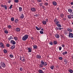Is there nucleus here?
Segmentation results:
<instances>
[{
	"label": "nucleus",
	"mask_w": 73,
	"mask_h": 73,
	"mask_svg": "<svg viewBox=\"0 0 73 73\" xmlns=\"http://www.w3.org/2000/svg\"><path fill=\"white\" fill-rule=\"evenodd\" d=\"M41 64H40L39 65L40 68H42L43 66H47V63L46 62H44L43 61V60H41L40 62Z\"/></svg>",
	"instance_id": "obj_1"
},
{
	"label": "nucleus",
	"mask_w": 73,
	"mask_h": 73,
	"mask_svg": "<svg viewBox=\"0 0 73 73\" xmlns=\"http://www.w3.org/2000/svg\"><path fill=\"white\" fill-rule=\"evenodd\" d=\"M28 38V35H25L23 37L22 40L23 41H26Z\"/></svg>",
	"instance_id": "obj_2"
},
{
	"label": "nucleus",
	"mask_w": 73,
	"mask_h": 73,
	"mask_svg": "<svg viewBox=\"0 0 73 73\" xmlns=\"http://www.w3.org/2000/svg\"><path fill=\"white\" fill-rule=\"evenodd\" d=\"M54 21L56 25H57L58 24H60V22L59 21H58L57 19H54Z\"/></svg>",
	"instance_id": "obj_3"
},
{
	"label": "nucleus",
	"mask_w": 73,
	"mask_h": 73,
	"mask_svg": "<svg viewBox=\"0 0 73 73\" xmlns=\"http://www.w3.org/2000/svg\"><path fill=\"white\" fill-rule=\"evenodd\" d=\"M68 37L70 38H73V34L72 33L69 32Z\"/></svg>",
	"instance_id": "obj_4"
},
{
	"label": "nucleus",
	"mask_w": 73,
	"mask_h": 73,
	"mask_svg": "<svg viewBox=\"0 0 73 73\" xmlns=\"http://www.w3.org/2000/svg\"><path fill=\"white\" fill-rule=\"evenodd\" d=\"M25 58L24 57H20V60H21L23 62H25Z\"/></svg>",
	"instance_id": "obj_5"
},
{
	"label": "nucleus",
	"mask_w": 73,
	"mask_h": 73,
	"mask_svg": "<svg viewBox=\"0 0 73 73\" xmlns=\"http://www.w3.org/2000/svg\"><path fill=\"white\" fill-rule=\"evenodd\" d=\"M31 11H32V12H35L36 11V9L35 8L32 7L31 8Z\"/></svg>",
	"instance_id": "obj_6"
},
{
	"label": "nucleus",
	"mask_w": 73,
	"mask_h": 73,
	"mask_svg": "<svg viewBox=\"0 0 73 73\" xmlns=\"http://www.w3.org/2000/svg\"><path fill=\"white\" fill-rule=\"evenodd\" d=\"M1 7L5 8V10H7V5H4L3 4H1Z\"/></svg>",
	"instance_id": "obj_7"
},
{
	"label": "nucleus",
	"mask_w": 73,
	"mask_h": 73,
	"mask_svg": "<svg viewBox=\"0 0 73 73\" xmlns=\"http://www.w3.org/2000/svg\"><path fill=\"white\" fill-rule=\"evenodd\" d=\"M10 42L12 45H15V44H16V42L13 40H11Z\"/></svg>",
	"instance_id": "obj_8"
},
{
	"label": "nucleus",
	"mask_w": 73,
	"mask_h": 73,
	"mask_svg": "<svg viewBox=\"0 0 73 73\" xmlns=\"http://www.w3.org/2000/svg\"><path fill=\"white\" fill-rule=\"evenodd\" d=\"M1 65L2 67L3 68H5L6 66H5V64L4 63V62H1Z\"/></svg>",
	"instance_id": "obj_9"
},
{
	"label": "nucleus",
	"mask_w": 73,
	"mask_h": 73,
	"mask_svg": "<svg viewBox=\"0 0 73 73\" xmlns=\"http://www.w3.org/2000/svg\"><path fill=\"white\" fill-rule=\"evenodd\" d=\"M27 49L28 50V52H30V53L32 52V48H27Z\"/></svg>",
	"instance_id": "obj_10"
},
{
	"label": "nucleus",
	"mask_w": 73,
	"mask_h": 73,
	"mask_svg": "<svg viewBox=\"0 0 73 73\" xmlns=\"http://www.w3.org/2000/svg\"><path fill=\"white\" fill-rule=\"evenodd\" d=\"M67 31H69V32L70 33V32H72V31H73L72 29L69 28H67Z\"/></svg>",
	"instance_id": "obj_11"
},
{
	"label": "nucleus",
	"mask_w": 73,
	"mask_h": 73,
	"mask_svg": "<svg viewBox=\"0 0 73 73\" xmlns=\"http://www.w3.org/2000/svg\"><path fill=\"white\" fill-rule=\"evenodd\" d=\"M36 58H38V59H40L41 58V56L39 55H36Z\"/></svg>",
	"instance_id": "obj_12"
},
{
	"label": "nucleus",
	"mask_w": 73,
	"mask_h": 73,
	"mask_svg": "<svg viewBox=\"0 0 73 73\" xmlns=\"http://www.w3.org/2000/svg\"><path fill=\"white\" fill-rule=\"evenodd\" d=\"M52 4L54 5L55 6H56L57 5V2H56V1H53L52 2Z\"/></svg>",
	"instance_id": "obj_13"
},
{
	"label": "nucleus",
	"mask_w": 73,
	"mask_h": 73,
	"mask_svg": "<svg viewBox=\"0 0 73 73\" xmlns=\"http://www.w3.org/2000/svg\"><path fill=\"white\" fill-rule=\"evenodd\" d=\"M55 37L58 38H60V35L58 34H56L55 35Z\"/></svg>",
	"instance_id": "obj_14"
},
{
	"label": "nucleus",
	"mask_w": 73,
	"mask_h": 73,
	"mask_svg": "<svg viewBox=\"0 0 73 73\" xmlns=\"http://www.w3.org/2000/svg\"><path fill=\"white\" fill-rule=\"evenodd\" d=\"M42 23L43 25H46V22L45 21H43L42 22Z\"/></svg>",
	"instance_id": "obj_15"
},
{
	"label": "nucleus",
	"mask_w": 73,
	"mask_h": 73,
	"mask_svg": "<svg viewBox=\"0 0 73 73\" xmlns=\"http://www.w3.org/2000/svg\"><path fill=\"white\" fill-rule=\"evenodd\" d=\"M15 30L17 32H20V29L19 28H16Z\"/></svg>",
	"instance_id": "obj_16"
},
{
	"label": "nucleus",
	"mask_w": 73,
	"mask_h": 73,
	"mask_svg": "<svg viewBox=\"0 0 73 73\" xmlns=\"http://www.w3.org/2000/svg\"><path fill=\"white\" fill-rule=\"evenodd\" d=\"M24 15H23V14H22L20 16V18L23 19H24Z\"/></svg>",
	"instance_id": "obj_17"
},
{
	"label": "nucleus",
	"mask_w": 73,
	"mask_h": 73,
	"mask_svg": "<svg viewBox=\"0 0 73 73\" xmlns=\"http://www.w3.org/2000/svg\"><path fill=\"white\" fill-rule=\"evenodd\" d=\"M64 62H65V64H67V63H68V60H67L66 59H64Z\"/></svg>",
	"instance_id": "obj_18"
},
{
	"label": "nucleus",
	"mask_w": 73,
	"mask_h": 73,
	"mask_svg": "<svg viewBox=\"0 0 73 73\" xmlns=\"http://www.w3.org/2000/svg\"><path fill=\"white\" fill-rule=\"evenodd\" d=\"M38 72L39 73H43V71L41 69H39Z\"/></svg>",
	"instance_id": "obj_19"
},
{
	"label": "nucleus",
	"mask_w": 73,
	"mask_h": 73,
	"mask_svg": "<svg viewBox=\"0 0 73 73\" xmlns=\"http://www.w3.org/2000/svg\"><path fill=\"white\" fill-rule=\"evenodd\" d=\"M72 9H68V12L70 13H72Z\"/></svg>",
	"instance_id": "obj_20"
},
{
	"label": "nucleus",
	"mask_w": 73,
	"mask_h": 73,
	"mask_svg": "<svg viewBox=\"0 0 73 73\" xmlns=\"http://www.w3.org/2000/svg\"><path fill=\"white\" fill-rule=\"evenodd\" d=\"M48 2H45L44 3V5H46V6H48Z\"/></svg>",
	"instance_id": "obj_21"
},
{
	"label": "nucleus",
	"mask_w": 73,
	"mask_h": 73,
	"mask_svg": "<svg viewBox=\"0 0 73 73\" xmlns=\"http://www.w3.org/2000/svg\"><path fill=\"white\" fill-rule=\"evenodd\" d=\"M15 48V45H13L11 47V49H14V48Z\"/></svg>",
	"instance_id": "obj_22"
},
{
	"label": "nucleus",
	"mask_w": 73,
	"mask_h": 73,
	"mask_svg": "<svg viewBox=\"0 0 73 73\" xmlns=\"http://www.w3.org/2000/svg\"><path fill=\"white\" fill-rule=\"evenodd\" d=\"M50 68H51V69H52V70H53L54 69V65H52L50 66Z\"/></svg>",
	"instance_id": "obj_23"
},
{
	"label": "nucleus",
	"mask_w": 73,
	"mask_h": 73,
	"mask_svg": "<svg viewBox=\"0 0 73 73\" xmlns=\"http://www.w3.org/2000/svg\"><path fill=\"white\" fill-rule=\"evenodd\" d=\"M68 19H72V17L71 15H68Z\"/></svg>",
	"instance_id": "obj_24"
},
{
	"label": "nucleus",
	"mask_w": 73,
	"mask_h": 73,
	"mask_svg": "<svg viewBox=\"0 0 73 73\" xmlns=\"http://www.w3.org/2000/svg\"><path fill=\"white\" fill-rule=\"evenodd\" d=\"M14 40H15V41H16V40H17V39H18V38H17V37L15 36H14Z\"/></svg>",
	"instance_id": "obj_25"
},
{
	"label": "nucleus",
	"mask_w": 73,
	"mask_h": 73,
	"mask_svg": "<svg viewBox=\"0 0 73 73\" xmlns=\"http://www.w3.org/2000/svg\"><path fill=\"white\" fill-rule=\"evenodd\" d=\"M57 27H60L61 28V27H62V26L61 24H59V23L57 25Z\"/></svg>",
	"instance_id": "obj_26"
},
{
	"label": "nucleus",
	"mask_w": 73,
	"mask_h": 73,
	"mask_svg": "<svg viewBox=\"0 0 73 73\" xmlns=\"http://www.w3.org/2000/svg\"><path fill=\"white\" fill-rule=\"evenodd\" d=\"M19 11L20 12H21L22 11V8L21 7H19Z\"/></svg>",
	"instance_id": "obj_27"
},
{
	"label": "nucleus",
	"mask_w": 73,
	"mask_h": 73,
	"mask_svg": "<svg viewBox=\"0 0 73 73\" xmlns=\"http://www.w3.org/2000/svg\"><path fill=\"white\" fill-rule=\"evenodd\" d=\"M53 42L54 45H57V42L56 40H55Z\"/></svg>",
	"instance_id": "obj_28"
},
{
	"label": "nucleus",
	"mask_w": 73,
	"mask_h": 73,
	"mask_svg": "<svg viewBox=\"0 0 73 73\" xmlns=\"http://www.w3.org/2000/svg\"><path fill=\"white\" fill-rule=\"evenodd\" d=\"M3 44L2 42L0 43V46H1V47H3Z\"/></svg>",
	"instance_id": "obj_29"
},
{
	"label": "nucleus",
	"mask_w": 73,
	"mask_h": 73,
	"mask_svg": "<svg viewBox=\"0 0 73 73\" xmlns=\"http://www.w3.org/2000/svg\"><path fill=\"white\" fill-rule=\"evenodd\" d=\"M19 21V20L17 19H16L15 20V23H17Z\"/></svg>",
	"instance_id": "obj_30"
},
{
	"label": "nucleus",
	"mask_w": 73,
	"mask_h": 73,
	"mask_svg": "<svg viewBox=\"0 0 73 73\" xmlns=\"http://www.w3.org/2000/svg\"><path fill=\"white\" fill-rule=\"evenodd\" d=\"M35 28H36V29L37 30V31H40V28H38V27L37 26H36L35 27Z\"/></svg>",
	"instance_id": "obj_31"
},
{
	"label": "nucleus",
	"mask_w": 73,
	"mask_h": 73,
	"mask_svg": "<svg viewBox=\"0 0 73 73\" xmlns=\"http://www.w3.org/2000/svg\"><path fill=\"white\" fill-rule=\"evenodd\" d=\"M3 52L4 53H7V50L5 49L3 50Z\"/></svg>",
	"instance_id": "obj_32"
},
{
	"label": "nucleus",
	"mask_w": 73,
	"mask_h": 73,
	"mask_svg": "<svg viewBox=\"0 0 73 73\" xmlns=\"http://www.w3.org/2000/svg\"><path fill=\"white\" fill-rule=\"evenodd\" d=\"M69 72L70 73H73V71L71 69L69 70Z\"/></svg>",
	"instance_id": "obj_33"
},
{
	"label": "nucleus",
	"mask_w": 73,
	"mask_h": 73,
	"mask_svg": "<svg viewBox=\"0 0 73 73\" xmlns=\"http://www.w3.org/2000/svg\"><path fill=\"white\" fill-rule=\"evenodd\" d=\"M33 47L34 49H37V46L35 45L33 46Z\"/></svg>",
	"instance_id": "obj_34"
},
{
	"label": "nucleus",
	"mask_w": 73,
	"mask_h": 73,
	"mask_svg": "<svg viewBox=\"0 0 73 73\" xmlns=\"http://www.w3.org/2000/svg\"><path fill=\"white\" fill-rule=\"evenodd\" d=\"M39 5L40 7H42V3H39Z\"/></svg>",
	"instance_id": "obj_35"
},
{
	"label": "nucleus",
	"mask_w": 73,
	"mask_h": 73,
	"mask_svg": "<svg viewBox=\"0 0 73 73\" xmlns=\"http://www.w3.org/2000/svg\"><path fill=\"white\" fill-rule=\"evenodd\" d=\"M49 44L50 45H53V42H50Z\"/></svg>",
	"instance_id": "obj_36"
},
{
	"label": "nucleus",
	"mask_w": 73,
	"mask_h": 73,
	"mask_svg": "<svg viewBox=\"0 0 73 73\" xmlns=\"http://www.w3.org/2000/svg\"><path fill=\"white\" fill-rule=\"evenodd\" d=\"M4 33H6V34H8V32L7 30H5L4 31Z\"/></svg>",
	"instance_id": "obj_37"
},
{
	"label": "nucleus",
	"mask_w": 73,
	"mask_h": 73,
	"mask_svg": "<svg viewBox=\"0 0 73 73\" xmlns=\"http://www.w3.org/2000/svg\"><path fill=\"white\" fill-rule=\"evenodd\" d=\"M68 31H66L64 33V34L66 35H68Z\"/></svg>",
	"instance_id": "obj_38"
},
{
	"label": "nucleus",
	"mask_w": 73,
	"mask_h": 73,
	"mask_svg": "<svg viewBox=\"0 0 73 73\" xmlns=\"http://www.w3.org/2000/svg\"><path fill=\"white\" fill-rule=\"evenodd\" d=\"M8 27L9 29H11V28H12V26H11V25H9L8 26Z\"/></svg>",
	"instance_id": "obj_39"
},
{
	"label": "nucleus",
	"mask_w": 73,
	"mask_h": 73,
	"mask_svg": "<svg viewBox=\"0 0 73 73\" xmlns=\"http://www.w3.org/2000/svg\"><path fill=\"white\" fill-rule=\"evenodd\" d=\"M60 16L62 18V17H64V15L63 14H60Z\"/></svg>",
	"instance_id": "obj_40"
},
{
	"label": "nucleus",
	"mask_w": 73,
	"mask_h": 73,
	"mask_svg": "<svg viewBox=\"0 0 73 73\" xmlns=\"http://www.w3.org/2000/svg\"><path fill=\"white\" fill-rule=\"evenodd\" d=\"M11 21H14V18L13 17H12L11 18Z\"/></svg>",
	"instance_id": "obj_41"
},
{
	"label": "nucleus",
	"mask_w": 73,
	"mask_h": 73,
	"mask_svg": "<svg viewBox=\"0 0 73 73\" xmlns=\"http://www.w3.org/2000/svg\"><path fill=\"white\" fill-rule=\"evenodd\" d=\"M42 7L43 9H44V10H46V7H44V6H42Z\"/></svg>",
	"instance_id": "obj_42"
},
{
	"label": "nucleus",
	"mask_w": 73,
	"mask_h": 73,
	"mask_svg": "<svg viewBox=\"0 0 73 73\" xmlns=\"http://www.w3.org/2000/svg\"><path fill=\"white\" fill-rule=\"evenodd\" d=\"M12 6H13L12 5H11V6L9 7V9H12Z\"/></svg>",
	"instance_id": "obj_43"
},
{
	"label": "nucleus",
	"mask_w": 73,
	"mask_h": 73,
	"mask_svg": "<svg viewBox=\"0 0 73 73\" xmlns=\"http://www.w3.org/2000/svg\"><path fill=\"white\" fill-rule=\"evenodd\" d=\"M37 2H38V3H41V2H42V0H37Z\"/></svg>",
	"instance_id": "obj_44"
},
{
	"label": "nucleus",
	"mask_w": 73,
	"mask_h": 73,
	"mask_svg": "<svg viewBox=\"0 0 73 73\" xmlns=\"http://www.w3.org/2000/svg\"><path fill=\"white\" fill-rule=\"evenodd\" d=\"M14 1H15V3H18V2H19V0H15Z\"/></svg>",
	"instance_id": "obj_45"
},
{
	"label": "nucleus",
	"mask_w": 73,
	"mask_h": 73,
	"mask_svg": "<svg viewBox=\"0 0 73 73\" xmlns=\"http://www.w3.org/2000/svg\"><path fill=\"white\" fill-rule=\"evenodd\" d=\"M40 34H43L44 33V32L42 31H40Z\"/></svg>",
	"instance_id": "obj_46"
},
{
	"label": "nucleus",
	"mask_w": 73,
	"mask_h": 73,
	"mask_svg": "<svg viewBox=\"0 0 73 73\" xmlns=\"http://www.w3.org/2000/svg\"><path fill=\"white\" fill-rule=\"evenodd\" d=\"M59 60H62V57H59Z\"/></svg>",
	"instance_id": "obj_47"
},
{
	"label": "nucleus",
	"mask_w": 73,
	"mask_h": 73,
	"mask_svg": "<svg viewBox=\"0 0 73 73\" xmlns=\"http://www.w3.org/2000/svg\"><path fill=\"white\" fill-rule=\"evenodd\" d=\"M10 45V44H6V46L7 47H9V46Z\"/></svg>",
	"instance_id": "obj_48"
},
{
	"label": "nucleus",
	"mask_w": 73,
	"mask_h": 73,
	"mask_svg": "<svg viewBox=\"0 0 73 73\" xmlns=\"http://www.w3.org/2000/svg\"><path fill=\"white\" fill-rule=\"evenodd\" d=\"M19 70H20V71H23V68H21Z\"/></svg>",
	"instance_id": "obj_49"
},
{
	"label": "nucleus",
	"mask_w": 73,
	"mask_h": 73,
	"mask_svg": "<svg viewBox=\"0 0 73 73\" xmlns=\"http://www.w3.org/2000/svg\"><path fill=\"white\" fill-rule=\"evenodd\" d=\"M10 57L11 58H13V55L12 54H10Z\"/></svg>",
	"instance_id": "obj_50"
},
{
	"label": "nucleus",
	"mask_w": 73,
	"mask_h": 73,
	"mask_svg": "<svg viewBox=\"0 0 73 73\" xmlns=\"http://www.w3.org/2000/svg\"><path fill=\"white\" fill-rule=\"evenodd\" d=\"M59 50H61V49H62V47L61 46L59 47Z\"/></svg>",
	"instance_id": "obj_51"
},
{
	"label": "nucleus",
	"mask_w": 73,
	"mask_h": 73,
	"mask_svg": "<svg viewBox=\"0 0 73 73\" xmlns=\"http://www.w3.org/2000/svg\"><path fill=\"white\" fill-rule=\"evenodd\" d=\"M11 39H12L10 37L8 38V40H9V41H11Z\"/></svg>",
	"instance_id": "obj_52"
},
{
	"label": "nucleus",
	"mask_w": 73,
	"mask_h": 73,
	"mask_svg": "<svg viewBox=\"0 0 73 73\" xmlns=\"http://www.w3.org/2000/svg\"><path fill=\"white\" fill-rule=\"evenodd\" d=\"M62 47H63V48H64V47H65V45L64 44H62Z\"/></svg>",
	"instance_id": "obj_53"
},
{
	"label": "nucleus",
	"mask_w": 73,
	"mask_h": 73,
	"mask_svg": "<svg viewBox=\"0 0 73 73\" xmlns=\"http://www.w3.org/2000/svg\"><path fill=\"white\" fill-rule=\"evenodd\" d=\"M38 15L37 14L34 15V16H35V17H37V15Z\"/></svg>",
	"instance_id": "obj_54"
},
{
	"label": "nucleus",
	"mask_w": 73,
	"mask_h": 73,
	"mask_svg": "<svg viewBox=\"0 0 73 73\" xmlns=\"http://www.w3.org/2000/svg\"><path fill=\"white\" fill-rule=\"evenodd\" d=\"M64 53L65 54H68V52H67V51H65Z\"/></svg>",
	"instance_id": "obj_55"
},
{
	"label": "nucleus",
	"mask_w": 73,
	"mask_h": 73,
	"mask_svg": "<svg viewBox=\"0 0 73 73\" xmlns=\"http://www.w3.org/2000/svg\"><path fill=\"white\" fill-rule=\"evenodd\" d=\"M11 39H13V38L12 37V36H10V37Z\"/></svg>",
	"instance_id": "obj_56"
},
{
	"label": "nucleus",
	"mask_w": 73,
	"mask_h": 73,
	"mask_svg": "<svg viewBox=\"0 0 73 73\" xmlns=\"http://www.w3.org/2000/svg\"><path fill=\"white\" fill-rule=\"evenodd\" d=\"M56 28L57 30H59V27H56Z\"/></svg>",
	"instance_id": "obj_57"
},
{
	"label": "nucleus",
	"mask_w": 73,
	"mask_h": 73,
	"mask_svg": "<svg viewBox=\"0 0 73 73\" xmlns=\"http://www.w3.org/2000/svg\"><path fill=\"white\" fill-rule=\"evenodd\" d=\"M62 54H63V55H65V52H63L62 53Z\"/></svg>",
	"instance_id": "obj_58"
},
{
	"label": "nucleus",
	"mask_w": 73,
	"mask_h": 73,
	"mask_svg": "<svg viewBox=\"0 0 73 73\" xmlns=\"http://www.w3.org/2000/svg\"><path fill=\"white\" fill-rule=\"evenodd\" d=\"M61 29H62V28L59 27V30H61Z\"/></svg>",
	"instance_id": "obj_59"
},
{
	"label": "nucleus",
	"mask_w": 73,
	"mask_h": 73,
	"mask_svg": "<svg viewBox=\"0 0 73 73\" xmlns=\"http://www.w3.org/2000/svg\"><path fill=\"white\" fill-rule=\"evenodd\" d=\"M46 21H47V22H48V19H46Z\"/></svg>",
	"instance_id": "obj_60"
},
{
	"label": "nucleus",
	"mask_w": 73,
	"mask_h": 73,
	"mask_svg": "<svg viewBox=\"0 0 73 73\" xmlns=\"http://www.w3.org/2000/svg\"><path fill=\"white\" fill-rule=\"evenodd\" d=\"M70 4L72 5H73V2H71Z\"/></svg>",
	"instance_id": "obj_61"
},
{
	"label": "nucleus",
	"mask_w": 73,
	"mask_h": 73,
	"mask_svg": "<svg viewBox=\"0 0 73 73\" xmlns=\"http://www.w3.org/2000/svg\"><path fill=\"white\" fill-rule=\"evenodd\" d=\"M45 68H42V69L43 70H45Z\"/></svg>",
	"instance_id": "obj_62"
},
{
	"label": "nucleus",
	"mask_w": 73,
	"mask_h": 73,
	"mask_svg": "<svg viewBox=\"0 0 73 73\" xmlns=\"http://www.w3.org/2000/svg\"><path fill=\"white\" fill-rule=\"evenodd\" d=\"M71 17H72V19H73V15H71Z\"/></svg>",
	"instance_id": "obj_63"
},
{
	"label": "nucleus",
	"mask_w": 73,
	"mask_h": 73,
	"mask_svg": "<svg viewBox=\"0 0 73 73\" xmlns=\"http://www.w3.org/2000/svg\"><path fill=\"white\" fill-rule=\"evenodd\" d=\"M8 3H11V1H10V0L9 1Z\"/></svg>",
	"instance_id": "obj_64"
}]
</instances>
